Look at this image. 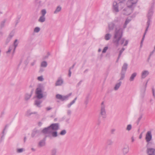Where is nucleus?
I'll use <instances>...</instances> for the list:
<instances>
[{"label":"nucleus","mask_w":155,"mask_h":155,"mask_svg":"<svg viewBox=\"0 0 155 155\" xmlns=\"http://www.w3.org/2000/svg\"><path fill=\"white\" fill-rule=\"evenodd\" d=\"M127 24L124 23L123 25V29L120 28L118 29L116 28L114 34L112 42L117 47H118L119 45L123 44L125 41L124 38H123V30L127 27Z\"/></svg>","instance_id":"f257e3e1"},{"label":"nucleus","mask_w":155,"mask_h":155,"mask_svg":"<svg viewBox=\"0 0 155 155\" xmlns=\"http://www.w3.org/2000/svg\"><path fill=\"white\" fill-rule=\"evenodd\" d=\"M128 67V64L127 63H124L122 67L121 71L120 73L121 77L119 81L123 80L125 78L126 74Z\"/></svg>","instance_id":"f03ea898"},{"label":"nucleus","mask_w":155,"mask_h":155,"mask_svg":"<svg viewBox=\"0 0 155 155\" xmlns=\"http://www.w3.org/2000/svg\"><path fill=\"white\" fill-rule=\"evenodd\" d=\"M150 147V145L146 146L147 155H155V148Z\"/></svg>","instance_id":"7ed1b4c3"},{"label":"nucleus","mask_w":155,"mask_h":155,"mask_svg":"<svg viewBox=\"0 0 155 155\" xmlns=\"http://www.w3.org/2000/svg\"><path fill=\"white\" fill-rule=\"evenodd\" d=\"M152 139V135L151 134V131H148L147 132L145 137V140L147 143L146 145H151L152 144V142H150V141Z\"/></svg>","instance_id":"20e7f679"},{"label":"nucleus","mask_w":155,"mask_h":155,"mask_svg":"<svg viewBox=\"0 0 155 155\" xmlns=\"http://www.w3.org/2000/svg\"><path fill=\"white\" fill-rule=\"evenodd\" d=\"M42 85L40 86L36 90V93L37 94L36 97L38 99H40L43 97V94L42 93Z\"/></svg>","instance_id":"39448f33"},{"label":"nucleus","mask_w":155,"mask_h":155,"mask_svg":"<svg viewBox=\"0 0 155 155\" xmlns=\"http://www.w3.org/2000/svg\"><path fill=\"white\" fill-rule=\"evenodd\" d=\"M71 94V93H70L69 94L64 96H62V95L60 94H57L56 96V98L62 101L67 100L68 99V98L70 96Z\"/></svg>","instance_id":"423d86ee"},{"label":"nucleus","mask_w":155,"mask_h":155,"mask_svg":"<svg viewBox=\"0 0 155 155\" xmlns=\"http://www.w3.org/2000/svg\"><path fill=\"white\" fill-rule=\"evenodd\" d=\"M104 102H103L101 104V107L100 112V114L103 118H105L106 117V113L105 110V106L104 105Z\"/></svg>","instance_id":"0eeeda50"},{"label":"nucleus","mask_w":155,"mask_h":155,"mask_svg":"<svg viewBox=\"0 0 155 155\" xmlns=\"http://www.w3.org/2000/svg\"><path fill=\"white\" fill-rule=\"evenodd\" d=\"M14 35V31H12L9 34L5 41V45H7L10 42Z\"/></svg>","instance_id":"6e6552de"},{"label":"nucleus","mask_w":155,"mask_h":155,"mask_svg":"<svg viewBox=\"0 0 155 155\" xmlns=\"http://www.w3.org/2000/svg\"><path fill=\"white\" fill-rule=\"evenodd\" d=\"M40 134L41 131L39 130L34 129L31 133V137L32 138L37 137L39 136Z\"/></svg>","instance_id":"1a4fd4ad"},{"label":"nucleus","mask_w":155,"mask_h":155,"mask_svg":"<svg viewBox=\"0 0 155 155\" xmlns=\"http://www.w3.org/2000/svg\"><path fill=\"white\" fill-rule=\"evenodd\" d=\"M137 0H128L127 2V5L128 8H131L134 5L136 4Z\"/></svg>","instance_id":"9d476101"},{"label":"nucleus","mask_w":155,"mask_h":155,"mask_svg":"<svg viewBox=\"0 0 155 155\" xmlns=\"http://www.w3.org/2000/svg\"><path fill=\"white\" fill-rule=\"evenodd\" d=\"M129 150V146L127 144L124 145L122 149V152L123 155H126L128 153Z\"/></svg>","instance_id":"9b49d317"},{"label":"nucleus","mask_w":155,"mask_h":155,"mask_svg":"<svg viewBox=\"0 0 155 155\" xmlns=\"http://www.w3.org/2000/svg\"><path fill=\"white\" fill-rule=\"evenodd\" d=\"M152 4V6L151 8L149 10L147 15V19H151L153 15V7L154 3H153Z\"/></svg>","instance_id":"f8f14e48"},{"label":"nucleus","mask_w":155,"mask_h":155,"mask_svg":"<svg viewBox=\"0 0 155 155\" xmlns=\"http://www.w3.org/2000/svg\"><path fill=\"white\" fill-rule=\"evenodd\" d=\"M50 127L51 130L57 131L59 128V124L58 123L52 124L50 126Z\"/></svg>","instance_id":"ddd939ff"},{"label":"nucleus","mask_w":155,"mask_h":155,"mask_svg":"<svg viewBox=\"0 0 155 155\" xmlns=\"http://www.w3.org/2000/svg\"><path fill=\"white\" fill-rule=\"evenodd\" d=\"M44 134H50L51 133V129L50 126L44 128L41 131Z\"/></svg>","instance_id":"4468645a"},{"label":"nucleus","mask_w":155,"mask_h":155,"mask_svg":"<svg viewBox=\"0 0 155 155\" xmlns=\"http://www.w3.org/2000/svg\"><path fill=\"white\" fill-rule=\"evenodd\" d=\"M113 11L114 12H119L118 5L117 3L116 2H114L113 3Z\"/></svg>","instance_id":"2eb2a0df"},{"label":"nucleus","mask_w":155,"mask_h":155,"mask_svg":"<svg viewBox=\"0 0 155 155\" xmlns=\"http://www.w3.org/2000/svg\"><path fill=\"white\" fill-rule=\"evenodd\" d=\"M63 82L64 81L63 79H62L61 78H59L55 83V86H61Z\"/></svg>","instance_id":"dca6fc26"},{"label":"nucleus","mask_w":155,"mask_h":155,"mask_svg":"<svg viewBox=\"0 0 155 155\" xmlns=\"http://www.w3.org/2000/svg\"><path fill=\"white\" fill-rule=\"evenodd\" d=\"M130 9L127 8H125L122 11V13L124 15H130Z\"/></svg>","instance_id":"f3484780"},{"label":"nucleus","mask_w":155,"mask_h":155,"mask_svg":"<svg viewBox=\"0 0 155 155\" xmlns=\"http://www.w3.org/2000/svg\"><path fill=\"white\" fill-rule=\"evenodd\" d=\"M148 83V81L147 82L145 85V87L142 89L141 91V96L143 98L145 95V91H146V88L147 85V83Z\"/></svg>","instance_id":"a211bd4d"},{"label":"nucleus","mask_w":155,"mask_h":155,"mask_svg":"<svg viewBox=\"0 0 155 155\" xmlns=\"http://www.w3.org/2000/svg\"><path fill=\"white\" fill-rule=\"evenodd\" d=\"M47 136L44 138L42 140H40L38 143V146L41 147H42L45 145L46 137Z\"/></svg>","instance_id":"6ab92c4d"},{"label":"nucleus","mask_w":155,"mask_h":155,"mask_svg":"<svg viewBox=\"0 0 155 155\" xmlns=\"http://www.w3.org/2000/svg\"><path fill=\"white\" fill-rule=\"evenodd\" d=\"M120 18H119L117 17L115 18L113 22L115 24V25H117L120 27Z\"/></svg>","instance_id":"aec40b11"},{"label":"nucleus","mask_w":155,"mask_h":155,"mask_svg":"<svg viewBox=\"0 0 155 155\" xmlns=\"http://www.w3.org/2000/svg\"><path fill=\"white\" fill-rule=\"evenodd\" d=\"M149 74V72L148 71L145 70L142 71L141 74V78H145Z\"/></svg>","instance_id":"412c9836"},{"label":"nucleus","mask_w":155,"mask_h":155,"mask_svg":"<svg viewBox=\"0 0 155 155\" xmlns=\"http://www.w3.org/2000/svg\"><path fill=\"white\" fill-rule=\"evenodd\" d=\"M42 101L39 99L36 100L35 101L34 104L37 107H41L40 104L42 103Z\"/></svg>","instance_id":"4be33fe9"},{"label":"nucleus","mask_w":155,"mask_h":155,"mask_svg":"<svg viewBox=\"0 0 155 155\" xmlns=\"http://www.w3.org/2000/svg\"><path fill=\"white\" fill-rule=\"evenodd\" d=\"M147 19V27L145 30V32L144 33V34L145 35H146V33L148 31V29L149 27L150 23L151 21V19Z\"/></svg>","instance_id":"5701e85b"},{"label":"nucleus","mask_w":155,"mask_h":155,"mask_svg":"<svg viewBox=\"0 0 155 155\" xmlns=\"http://www.w3.org/2000/svg\"><path fill=\"white\" fill-rule=\"evenodd\" d=\"M115 24L113 22H111L108 24V29L110 31L113 30L115 27Z\"/></svg>","instance_id":"b1692460"},{"label":"nucleus","mask_w":155,"mask_h":155,"mask_svg":"<svg viewBox=\"0 0 155 155\" xmlns=\"http://www.w3.org/2000/svg\"><path fill=\"white\" fill-rule=\"evenodd\" d=\"M118 81H119V82L116 84L115 86L114 87V90L115 91L117 90L119 88L122 83V82L120 81H119V80Z\"/></svg>","instance_id":"393cba45"},{"label":"nucleus","mask_w":155,"mask_h":155,"mask_svg":"<svg viewBox=\"0 0 155 155\" xmlns=\"http://www.w3.org/2000/svg\"><path fill=\"white\" fill-rule=\"evenodd\" d=\"M137 75V73L136 72H134L133 73L130 77L129 80L130 81H133L134 80L135 78Z\"/></svg>","instance_id":"a878e982"},{"label":"nucleus","mask_w":155,"mask_h":155,"mask_svg":"<svg viewBox=\"0 0 155 155\" xmlns=\"http://www.w3.org/2000/svg\"><path fill=\"white\" fill-rule=\"evenodd\" d=\"M112 36L111 35L110 33H107L105 35L104 39L107 41L110 40Z\"/></svg>","instance_id":"bb28decb"},{"label":"nucleus","mask_w":155,"mask_h":155,"mask_svg":"<svg viewBox=\"0 0 155 155\" xmlns=\"http://www.w3.org/2000/svg\"><path fill=\"white\" fill-rule=\"evenodd\" d=\"M45 20V16L41 15L38 20V21L41 22H43Z\"/></svg>","instance_id":"cd10ccee"},{"label":"nucleus","mask_w":155,"mask_h":155,"mask_svg":"<svg viewBox=\"0 0 155 155\" xmlns=\"http://www.w3.org/2000/svg\"><path fill=\"white\" fill-rule=\"evenodd\" d=\"M61 10V7L60 6H58L57 7L56 10L54 12V14H57L60 12Z\"/></svg>","instance_id":"c85d7f7f"},{"label":"nucleus","mask_w":155,"mask_h":155,"mask_svg":"<svg viewBox=\"0 0 155 155\" xmlns=\"http://www.w3.org/2000/svg\"><path fill=\"white\" fill-rule=\"evenodd\" d=\"M54 131H52L51 130V134L52 136V137H57L58 136V133L56 131L54 130Z\"/></svg>","instance_id":"c756f323"},{"label":"nucleus","mask_w":155,"mask_h":155,"mask_svg":"<svg viewBox=\"0 0 155 155\" xmlns=\"http://www.w3.org/2000/svg\"><path fill=\"white\" fill-rule=\"evenodd\" d=\"M57 149L54 148L51 150V155H57Z\"/></svg>","instance_id":"7c9ffc66"},{"label":"nucleus","mask_w":155,"mask_h":155,"mask_svg":"<svg viewBox=\"0 0 155 155\" xmlns=\"http://www.w3.org/2000/svg\"><path fill=\"white\" fill-rule=\"evenodd\" d=\"M6 21V19H4L1 22L0 25V28H2L4 27Z\"/></svg>","instance_id":"2f4dec72"},{"label":"nucleus","mask_w":155,"mask_h":155,"mask_svg":"<svg viewBox=\"0 0 155 155\" xmlns=\"http://www.w3.org/2000/svg\"><path fill=\"white\" fill-rule=\"evenodd\" d=\"M47 66V63L46 61H43L41 63V66L44 68L46 67Z\"/></svg>","instance_id":"473e14b6"},{"label":"nucleus","mask_w":155,"mask_h":155,"mask_svg":"<svg viewBox=\"0 0 155 155\" xmlns=\"http://www.w3.org/2000/svg\"><path fill=\"white\" fill-rule=\"evenodd\" d=\"M25 151V150L23 148H17L16 150V152L17 153H21Z\"/></svg>","instance_id":"72a5a7b5"},{"label":"nucleus","mask_w":155,"mask_h":155,"mask_svg":"<svg viewBox=\"0 0 155 155\" xmlns=\"http://www.w3.org/2000/svg\"><path fill=\"white\" fill-rule=\"evenodd\" d=\"M113 141L112 140L110 139L107 140V143L108 145H111L113 144Z\"/></svg>","instance_id":"f704fd0d"},{"label":"nucleus","mask_w":155,"mask_h":155,"mask_svg":"<svg viewBox=\"0 0 155 155\" xmlns=\"http://www.w3.org/2000/svg\"><path fill=\"white\" fill-rule=\"evenodd\" d=\"M31 94H26L25 96V99L26 101H27L29 99L31 96Z\"/></svg>","instance_id":"c9c22d12"},{"label":"nucleus","mask_w":155,"mask_h":155,"mask_svg":"<svg viewBox=\"0 0 155 155\" xmlns=\"http://www.w3.org/2000/svg\"><path fill=\"white\" fill-rule=\"evenodd\" d=\"M66 131L65 130H62L60 133V134L61 135H64L66 133Z\"/></svg>","instance_id":"e433bc0d"},{"label":"nucleus","mask_w":155,"mask_h":155,"mask_svg":"<svg viewBox=\"0 0 155 155\" xmlns=\"http://www.w3.org/2000/svg\"><path fill=\"white\" fill-rule=\"evenodd\" d=\"M40 29L39 27H36L34 29V31L35 32L38 33L40 31Z\"/></svg>","instance_id":"4c0bfd02"},{"label":"nucleus","mask_w":155,"mask_h":155,"mask_svg":"<svg viewBox=\"0 0 155 155\" xmlns=\"http://www.w3.org/2000/svg\"><path fill=\"white\" fill-rule=\"evenodd\" d=\"M41 15L45 16L46 13V11L45 9H43L41 11Z\"/></svg>","instance_id":"58836bf2"},{"label":"nucleus","mask_w":155,"mask_h":155,"mask_svg":"<svg viewBox=\"0 0 155 155\" xmlns=\"http://www.w3.org/2000/svg\"><path fill=\"white\" fill-rule=\"evenodd\" d=\"M132 128V126L131 124H130L127 125L126 130L127 131L130 130Z\"/></svg>","instance_id":"ea45409f"},{"label":"nucleus","mask_w":155,"mask_h":155,"mask_svg":"<svg viewBox=\"0 0 155 155\" xmlns=\"http://www.w3.org/2000/svg\"><path fill=\"white\" fill-rule=\"evenodd\" d=\"M145 35H145L144 34H143V36L142 38L141 41L140 45V47H141L142 46L143 43V41H144V39Z\"/></svg>","instance_id":"a19ab883"},{"label":"nucleus","mask_w":155,"mask_h":155,"mask_svg":"<svg viewBox=\"0 0 155 155\" xmlns=\"http://www.w3.org/2000/svg\"><path fill=\"white\" fill-rule=\"evenodd\" d=\"M18 41L17 39H15L14 42V47H15V49H16V47H17L18 43H17V42Z\"/></svg>","instance_id":"79ce46f5"},{"label":"nucleus","mask_w":155,"mask_h":155,"mask_svg":"<svg viewBox=\"0 0 155 155\" xmlns=\"http://www.w3.org/2000/svg\"><path fill=\"white\" fill-rule=\"evenodd\" d=\"M38 79L39 81H42L44 80V78H43V76H41L38 77Z\"/></svg>","instance_id":"37998d69"},{"label":"nucleus","mask_w":155,"mask_h":155,"mask_svg":"<svg viewBox=\"0 0 155 155\" xmlns=\"http://www.w3.org/2000/svg\"><path fill=\"white\" fill-rule=\"evenodd\" d=\"M108 49V47L107 46V47H105L102 51V53H105L106 52L107 50Z\"/></svg>","instance_id":"c03bdc74"},{"label":"nucleus","mask_w":155,"mask_h":155,"mask_svg":"<svg viewBox=\"0 0 155 155\" xmlns=\"http://www.w3.org/2000/svg\"><path fill=\"white\" fill-rule=\"evenodd\" d=\"M12 47H11V46L10 47H9V49H8V51H7L6 52V53L7 54H8V53H10V52H11V51L12 50Z\"/></svg>","instance_id":"a18cd8bd"},{"label":"nucleus","mask_w":155,"mask_h":155,"mask_svg":"<svg viewBox=\"0 0 155 155\" xmlns=\"http://www.w3.org/2000/svg\"><path fill=\"white\" fill-rule=\"evenodd\" d=\"M142 115H141L138 119V120H137V125L139 123L140 121V120H141V118H142Z\"/></svg>","instance_id":"49530a36"},{"label":"nucleus","mask_w":155,"mask_h":155,"mask_svg":"<svg viewBox=\"0 0 155 155\" xmlns=\"http://www.w3.org/2000/svg\"><path fill=\"white\" fill-rule=\"evenodd\" d=\"M7 127H8L7 125H6L5 127V128L4 129V130L2 132V134H3V135H2V136L1 137V138H2V137H3L4 136L5 131Z\"/></svg>","instance_id":"de8ad7c7"},{"label":"nucleus","mask_w":155,"mask_h":155,"mask_svg":"<svg viewBox=\"0 0 155 155\" xmlns=\"http://www.w3.org/2000/svg\"><path fill=\"white\" fill-rule=\"evenodd\" d=\"M31 114L32 112H31L30 110H28L27 112L26 115L28 116L31 115Z\"/></svg>","instance_id":"09e8293b"},{"label":"nucleus","mask_w":155,"mask_h":155,"mask_svg":"<svg viewBox=\"0 0 155 155\" xmlns=\"http://www.w3.org/2000/svg\"><path fill=\"white\" fill-rule=\"evenodd\" d=\"M71 111L70 110H67V113L68 115H71Z\"/></svg>","instance_id":"8fccbe9b"},{"label":"nucleus","mask_w":155,"mask_h":155,"mask_svg":"<svg viewBox=\"0 0 155 155\" xmlns=\"http://www.w3.org/2000/svg\"><path fill=\"white\" fill-rule=\"evenodd\" d=\"M130 19H127L125 21V23L127 24L130 21Z\"/></svg>","instance_id":"3c124183"},{"label":"nucleus","mask_w":155,"mask_h":155,"mask_svg":"<svg viewBox=\"0 0 155 155\" xmlns=\"http://www.w3.org/2000/svg\"><path fill=\"white\" fill-rule=\"evenodd\" d=\"M77 97H76L74 99L73 101H72V102H71V103L72 104V105L73 104H74V103L75 102L76 100H77Z\"/></svg>","instance_id":"603ef678"},{"label":"nucleus","mask_w":155,"mask_h":155,"mask_svg":"<svg viewBox=\"0 0 155 155\" xmlns=\"http://www.w3.org/2000/svg\"><path fill=\"white\" fill-rule=\"evenodd\" d=\"M128 43V40H126L125 41V42L124 44V46H126L127 45Z\"/></svg>","instance_id":"864d4df0"},{"label":"nucleus","mask_w":155,"mask_h":155,"mask_svg":"<svg viewBox=\"0 0 155 155\" xmlns=\"http://www.w3.org/2000/svg\"><path fill=\"white\" fill-rule=\"evenodd\" d=\"M35 62H36L35 61H34L33 62H31V66H34L35 65Z\"/></svg>","instance_id":"5fc2aeb1"},{"label":"nucleus","mask_w":155,"mask_h":155,"mask_svg":"<svg viewBox=\"0 0 155 155\" xmlns=\"http://www.w3.org/2000/svg\"><path fill=\"white\" fill-rule=\"evenodd\" d=\"M44 71V69L42 68H41L40 69L39 72L40 73L43 72Z\"/></svg>","instance_id":"6e6d98bb"},{"label":"nucleus","mask_w":155,"mask_h":155,"mask_svg":"<svg viewBox=\"0 0 155 155\" xmlns=\"http://www.w3.org/2000/svg\"><path fill=\"white\" fill-rule=\"evenodd\" d=\"M125 50V48H122L121 49L120 51V53H122L123 51Z\"/></svg>","instance_id":"4d7b16f0"},{"label":"nucleus","mask_w":155,"mask_h":155,"mask_svg":"<svg viewBox=\"0 0 155 155\" xmlns=\"http://www.w3.org/2000/svg\"><path fill=\"white\" fill-rule=\"evenodd\" d=\"M52 108L51 107H47L46 108L47 110L48 111L51 109Z\"/></svg>","instance_id":"13d9d810"},{"label":"nucleus","mask_w":155,"mask_h":155,"mask_svg":"<svg viewBox=\"0 0 155 155\" xmlns=\"http://www.w3.org/2000/svg\"><path fill=\"white\" fill-rule=\"evenodd\" d=\"M71 70L70 69H69V73H68V76L69 77H70L71 75Z\"/></svg>","instance_id":"bf43d9fd"},{"label":"nucleus","mask_w":155,"mask_h":155,"mask_svg":"<svg viewBox=\"0 0 155 155\" xmlns=\"http://www.w3.org/2000/svg\"><path fill=\"white\" fill-rule=\"evenodd\" d=\"M155 51L153 50L152 52L150 53V54L149 55H150V56H151L153 54V53L155 52Z\"/></svg>","instance_id":"052dcab7"},{"label":"nucleus","mask_w":155,"mask_h":155,"mask_svg":"<svg viewBox=\"0 0 155 155\" xmlns=\"http://www.w3.org/2000/svg\"><path fill=\"white\" fill-rule=\"evenodd\" d=\"M75 64H76V63H74L73 64V65H72V66L69 69H70L71 70V69H73L74 68V66L75 65Z\"/></svg>","instance_id":"680f3d73"},{"label":"nucleus","mask_w":155,"mask_h":155,"mask_svg":"<svg viewBox=\"0 0 155 155\" xmlns=\"http://www.w3.org/2000/svg\"><path fill=\"white\" fill-rule=\"evenodd\" d=\"M88 100H85V101L84 102V103L86 104H87L88 103Z\"/></svg>","instance_id":"e2e57ef3"},{"label":"nucleus","mask_w":155,"mask_h":155,"mask_svg":"<svg viewBox=\"0 0 155 155\" xmlns=\"http://www.w3.org/2000/svg\"><path fill=\"white\" fill-rule=\"evenodd\" d=\"M82 82V81H79L78 83V84H77V86H79L81 84V82Z\"/></svg>","instance_id":"0e129e2a"},{"label":"nucleus","mask_w":155,"mask_h":155,"mask_svg":"<svg viewBox=\"0 0 155 155\" xmlns=\"http://www.w3.org/2000/svg\"><path fill=\"white\" fill-rule=\"evenodd\" d=\"M131 142H133L134 141V137H133V136L132 137H131Z\"/></svg>","instance_id":"69168bd1"},{"label":"nucleus","mask_w":155,"mask_h":155,"mask_svg":"<svg viewBox=\"0 0 155 155\" xmlns=\"http://www.w3.org/2000/svg\"><path fill=\"white\" fill-rule=\"evenodd\" d=\"M42 123L41 122H38V125L39 126H40V127L41 126V125H42Z\"/></svg>","instance_id":"338daca9"},{"label":"nucleus","mask_w":155,"mask_h":155,"mask_svg":"<svg viewBox=\"0 0 155 155\" xmlns=\"http://www.w3.org/2000/svg\"><path fill=\"white\" fill-rule=\"evenodd\" d=\"M72 104L70 103L69 104H68L67 105L68 107V108H70L71 105H72Z\"/></svg>","instance_id":"774afa93"}]
</instances>
